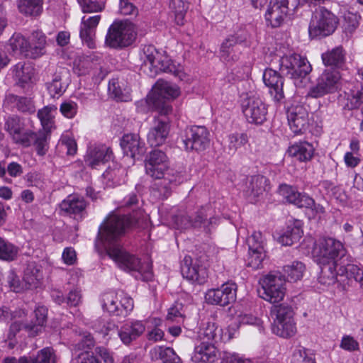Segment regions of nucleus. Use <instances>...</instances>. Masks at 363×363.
Segmentation results:
<instances>
[{"label": "nucleus", "mask_w": 363, "mask_h": 363, "mask_svg": "<svg viewBox=\"0 0 363 363\" xmlns=\"http://www.w3.org/2000/svg\"><path fill=\"white\" fill-rule=\"evenodd\" d=\"M263 81L269 88V94L275 101L284 99V80L278 72L272 69H266L263 74Z\"/></svg>", "instance_id": "nucleus-19"}, {"label": "nucleus", "mask_w": 363, "mask_h": 363, "mask_svg": "<svg viewBox=\"0 0 363 363\" xmlns=\"http://www.w3.org/2000/svg\"><path fill=\"white\" fill-rule=\"evenodd\" d=\"M290 129L296 135L303 133L308 125V113L302 106H292L287 112Z\"/></svg>", "instance_id": "nucleus-18"}, {"label": "nucleus", "mask_w": 363, "mask_h": 363, "mask_svg": "<svg viewBox=\"0 0 363 363\" xmlns=\"http://www.w3.org/2000/svg\"><path fill=\"white\" fill-rule=\"evenodd\" d=\"M156 75L160 72L172 73L180 80H184L186 74L184 72L181 66H176L167 56L161 54L159 61L155 67Z\"/></svg>", "instance_id": "nucleus-35"}, {"label": "nucleus", "mask_w": 363, "mask_h": 363, "mask_svg": "<svg viewBox=\"0 0 363 363\" xmlns=\"http://www.w3.org/2000/svg\"><path fill=\"white\" fill-rule=\"evenodd\" d=\"M182 276L188 280L202 283L205 279V272L196 264H192L191 257L186 256L181 264Z\"/></svg>", "instance_id": "nucleus-31"}, {"label": "nucleus", "mask_w": 363, "mask_h": 363, "mask_svg": "<svg viewBox=\"0 0 363 363\" xmlns=\"http://www.w3.org/2000/svg\"><path fill=\"white\" fill-rule=\"evenodd\" d=\"M279 192L289 203L298 208L310 206L313 204V199L306 194L300 193L290 185L282 184L279 187Z\"/></svg>", "instance_id": "nucleus-20"}, {"label": "nucleus", "mask_w": 363, "mask_h": 363, "mask_svg": "<svg viewBox=\"0 0 363 363\" xmlns=\"http://www.w3.org/2000/svg\"><path fill=\"white\" fill-rule=\"evenodd\" d=\"M8 282L10 287L14 292L19 293L28 289L23 280L21 281L19 278L13 272H11L8 276Z\"/></svg>", "instance_id": "nucleus-62"}, {"label": "nucleus", "mask_w": 363, "mask_h": 363, "mask_svg": "<svg viewBox=\"0 0 363 363\" xmlns=\"http://www.w3.org/2000/svg\"><path fill=\"white\" fill-rule=\"evenodd\" d=\"M77 103L69 101H65L60 105V112L62 114L67 118H72L75 116L77 112Z\"/></svg>", "instance_id": "nucleus-63"}, {"label": "nucleus", "mask_w": 363, "mask_h": 363, "mask_svg": "<svg viewBox=\"0 0 363 363\" xmlns=\"http://www.w3.org/2000/svg\"><path fill=\"white\" fill-rule=\"evenodd\" d=\"M241 106L248 123L261 125L267 120V106L259 96H247L242 100Z\"/></svg>", "instance_id": "nucleus-12"}, {"label": "nucleus", "mask_w": 363, "mask_h": 363, "mask_svg": "<svg viewBox=\"0 0 363 363\" xmlns=\"http://www.w3.org/2000/svg\"><path fill=\"white\" fill-rule=\"evenodd\" d=\"M218 356V350L213 342H201L195 346L193 359L195 362L213 363Z\"/></svg>", "instance_id": "nucleus-27"}, {"label": "nucleus", "mask_w": 363, "mask_h": 363, "mask_svg": "<svg viewBox=\"0 0 363 363\" xmlns=\"http://www.w3.org/2000/svg\"><path fill=\"white\" fill-rule=\"evenodd\" d=\"M155 351L163 363H182L181 358L171 347H159Z\"/></svg>", "instance_id": "nucleus-53"}, {"label": "nucleus", "mask_w": 363, "mask_h": 363, "mask_svg": "<svg viewBox=\"0 0 363 363\" xmlns=\"http://www.w3.org/2000/svg\"><path fill=\"white\" fill-rule=\"evenodd\" d=\"M103 176L107 180V185L115 186L124 182L125 169L118 164L113 163V167H108Z\"/></svg>", "instance_id": "nucleus-39"}, {"label": "nucleus", "mask_w": 363, "mask_h": 363, "mask_svg": "<svg viewBox=\"0 0 363 363\" xmlns=\"http://www.w3.org/2000/svg\"><path fill=\"white\" fill-rule=\"evenodd\" d=\"M314 153V147L308 142L296 143L288 148V154L290 157L300 162H307L312 159Z\"/></svg>", "instance_id": "nucleus-32"}, {"label": "nucleus", "mask_w": 363, "mask_h": 363, "mask_svg": "<svg viewBox=\"0 0 363 363\" xmlns=\"http://www.w3.org/2000/svg\"><path fill=\"white\" fill-rule=\"evenodd\" d=\"M340 79L338 71L333 68H326L317 79L316 85L310 89L308 96L320 98L335 92L338 89Z\"/></svg>", "instance_id": "nucleus-10"}, {"label": "nucleus", "mask_w": 363, "mask_h": 363, "mask_svg": "<svg viewBox=\"0 0 363 363\" xmlns=\"http://www.w3.org/2000/svg\"><path fill=\"white\" fill-rule=\"evenodd\" d=\"M84 13H94L101 11L104 5L92 0H77Z\"/></svg>", "instance_id": "nucleus-60"}, {"label": "nucleus", "mask_w": 363, "mask_h": 363, "mask_svg": "<svg viewBox=\"0 0 363 363\" xmlns=\"http://www.w3.org/2000/svg\"><path fill=\"white\" fill-rule=\"evenodd\" d=\"M303 234V230L298 222H295L287 225L284 232L279 236V242L282 245L289 246L299 240Z\"/></svg>", "instance_id": "nucleus-38"}, {"label": "nucleus", "mask_w": 363, "mask_h": 363, "mask_svg": "<svg viewBox=\"0 0 363 363\" xmlns=\"http://www.w3.org/2000/svg\"><path fill=\"white\" fill-rule=\"evenodd\" d=\"M222 363H251L248 359L243 358L238 354L224 352L223 354Z\"/></svg>", "instance_id": "nucleus-64"}, {"label": "nucleus", "mask_w": 363, "mask_h": 363, "mask_svg": "<svg viewBox=\"0 0 363 363\" xmlns=\"http://www.w3.org/2000/svg\"><path fill=\"white\" fill-rule=\"evenodd\" d=\"M211 214H213V210L210 205L202 206L195 212L194 217H192L193 227L208 228L207 220L208 216Z\"/></svg>", "instance_id": "nucleus-48"}, {"label": "nucleus", "mask_w": 363, "mask_h": 363, "mask_svg": "<svg viewBox=\"0 0 363 363\" xmlns=\"http://www.w3.org/2000/svg\"><path fill=\"white\" fill-rule=\"evenodd\" d=\"M344 99L345 101L344 104L345 108L352 110L359 108L363 103V83L361 84L359 89L345 92Z\"/></svg>", "instance_id": "nucleus-46"}, {"label": "nucleus", "mask_w": 363, "mask_h": 363, "mask_svg": "<svg viewBox=\"0 0 363 363\" xmlns=\"http://www.w3.org/2000/svg\"><path fill=\"white\" fill-rule=\"evenodd\" d=\"M121 146L123 152L132 158L142 155L145 152L144 142L140 140L138 134L135 133L124 135L121 140Z\"/></svg>", "instance_id": "nucleus-24"}, {"label": "nucleus", "mask_w": 363, "mask_h": 363, "mask_svg": "<svg viewBox=\"0 0 363 363\" xmlns=\"http://www.w3.org/2000/svg\"><path fill=\"white\" fill-rule=\"evenodd\" d=\"M57 110L55 106H47L38 112V117L43 126L42 130L51 132L54 128V115L53 113Z\"/></svg>", "instance_id": "nucleus-45"}, {"label": "nucleus", "mask_w": 363, "mask_h": 363, "mask_svg": "<svg viewBox=\"0 0 363 363\" xmlns=\"http://www.w3.org/2000/svg\"><path fill=\"white\" fill-rule=\"evenodd\" d=\"M337 24V17L330 10L320 6L312 15L308 26L309 35L313 38L328 36L334 33Z\"/></svg>", "instance_id": "nucleus-6"}, {"label": "nucleus", "mask_w": 363, "mask_h": 363, "mask_svg": "<svg viewBox=\"0 0 363 363\" xmlns=\"http://www.w3.org/2000/svg\"><path fill=\"white\" fill-rule=\"evenodd\" d=\"M18 254V248L11 242L0 237V259L11 261Z\"/></svg>", "instance_id": "nucleus-51"}, {"label": "nucleus", "mask_w": 363, "mask_h": 363, "mask_svg": "<svg viewBox=\"0 0 363 363\" xmlns=\"http://www.w3.org/2000/svg\"><path fill=\"white\" fill-rule=\"evenodd\" d=\"M38 363H55L56 357L54 350L51 347H45L40 350L38 354Z\"/></svg>", "instance_id": "nucleus-61"}, {"label": "nucleus", "mask_w": 363, "mask_h": 363, "mask_svg": "<svg viewBox=\"0 0 363 363\" xmlns=\"http://www.w3.org/2000/svg\"><path fill=\"white\" fill-rule=\"evenodd\" d=\"M62 72H56L50 82L47 83V89L50 95L55 98L59 97L66 91L67 85L62 82Z\"/></svg>", "instance_id": "nucleus-47"}, {"label": "nucleus", "mask_w": 363, "mask_h": 363, "mask_svg": "<svg viewBox=\"0 0 363 363\" xmlns=\"http://www.w3.org/2000/svg\"><path fill=\"white\" fill-rule=\"evenodd\" d=\"M4 103L11 108H16L23 113L35 112V106L32 100L27 97L9 94L6 96Z\"/></svg>", "instance_id": "nucleus-37"}, {"label": "nucleus", "mask_w": 363, "mask_h": 363, "mask_svg": "<svg viewBox=\"0 0 363 363\" xmlns=\"http://www.w3.org/2000/svg\"><path fill=\"white\" fill-rule=\"evenodd\" d=\"M43 0H18L19 11L29 16H39L43 11Z\"/></svg>", "instance_id": "nucleus-41"}, {"label": "nucleus", "mask_w": 363, "mask_h": 363, "mask_svg": "<svg viewBox=\"0 0 363 363\" xmlns=\"http://www.w3.org/2000/svg\"><path fill=\"white\" fill-rule=\"evenodd\" d=\"M135 38L132 24L126 21H115L109 27L105 43L111 48H122L129 46Z\"/></svg>", "instance_id": "nucleus-7"}, {"label": "nucleus", "mask_w": 363, "mask_h": 363, "mask_svg": "<svg viewBox=\"0 0 363 363\" xmlns=\"http://www.w3.org/2000/svg\"><path fill=\"white\" fill-rule=\"evenodd\" d=\"M279 67L284 75L294 80L305 77L311 72V65L307 60L295 53L281 57Z\"/></svg>", "instance_id": "nucleus-9"}, {"label": "nucleus", "mask_w": 363, "mask_h": 363, "mask_svg": "<svg viewBox=\"0 0 363 363\" xmlns=\"http://www.w3.org/2000/svg\"><path fill=\"white\" fill-rule=\"evenodd\" d=\"M305 269L306 267L303 262L294 261L284 266L283 272L289 281L295 282L303 277Z\"/></svg>", "instance_id": "nucleus-43"}, {"label": "nucleus", "mask_w": 363, "mask_h": 363, "mask_svg": "<svg viewBox=\"0 0 363 363\" xmlns=\"http://www.w3.org/2000/svg\"><path fill=\"white\" fill-rule=\"evenodd\" d=\"M248 141L247 135L245 133L230 134L228 135V147L233 151L243 146Z\"/></svg>", "instance_id": "nucleus-59"}, {"label": "nucleus", "mask_w": 363, "mask_h": 363, "mask_svg": "<svg viewBox=\"0 0 363 363\" xmlns=\"http://www.w3.org/2000/svg\"><path fill=\"white\" fill-rule=\"evenodd\" d=\"M209 132L204 126H192L183 140L186 150L203 151L209 145Z\"/></svg>", "instance_id": "nucleus-14"}, {"label": "nucleus", "mask_w": 363, "mask_h": 363, "mask_svg": "<svg viewBox=\"0 0 363 363\" xmlns=\"http://www.w3.org/2000/svg\"><path fill=\"white\" fill-rule=\"evenodd\" d=\"M269 180L262 175L250 177L247 183L246 194L252 198H257L267 191Z\"/></svg>", "instance_id": "nucleus-36"}, {"label": "nucleus", "mask_w": 363, "mask_h": 363, "mask_svg": "<svg viewBox=\"0 0 363 363\" xmlns=\"http://www.w3.org/2000/svg\"><path fill=\"white\" fill-rule=\"evenodd\" d=\"M57 147L67 155H74L77 150L75 140L68 134L62 135L57 145Z\"/></svg>", "instance_id": "nucleus-52"}, {"label": "nucleus", "mask_w": 363, "mask_h": 363, "mask_svg": "<svg viewBox=\"0 0 363 363\" xmlns=\"http://www.w3.org/2000/svg\"><path fill=\"white\" fill-rule=\"evenodd\" d=\"M60 208L67 214L82 218L85 213L86 202L83 197L69 195L60 203Z\"/></svg>", "instance_id": "nucleus-25"}, {"label": "nucleus", "mask_w": 363, "mask_h": 363, "mask_svg": "<svg viewBox=\"0 0 363 363\" xmlns=\"http://www.w3.org/2000/svg\"><path fill=\"white\" fill-rule=\"evenodd\" d=\"M113 157L111 148L104 145L90 148L85 156V163L91 168L96 169L112 160Z\"/></svg>", "instance_id": "nucleus-21"}, {"label": "nucleus", "mask_w": 363, "mask_h": 363, "mask_svg": "<svg viewBox=\"0 0 363 363\" xmlns=\"http://www.w3.org/2000/svg\"><path fill=\"white\" fill-rule=\"evenodd\" d=\"M48 311L44 306H38L35 310L36 323L30 325H25V328L30 335L35 336L42 332L43 325L47 318Z\"/></svg>", "instance_id": "nucleus-44"}, {"label": "nucleus", "mask_w": 363, "mask_h": 363, "mask_svg": "<svg viewBox=\"0 0 363 363\" xmlns=\"http://www.w3.org/2000/svg\"><path fill=\"white\" fill-rule=\"evenodd\" d=\"M247 244L249 250H265V240L260 232H254L247 239Z\"/></svg>", "instance_id": "nucleus-56"}, {"label": "nucleus", "mask_w": 363, "mask_h": 363, "mask_svg": "<svg viewBox=\"0 0 363 363\" xmlns=\"http://www.w3.org/2000/svg\"><path fill=\"white\" fill-rule=\"evenodd\" d=\"M42 278L41 271L34 263L28 264L24 271L23 281L28 289L36 288Z\"/></svg>", "instance_id": "nucleus-42"}, {"label": "nucleus", "mask_w": 363, "mask_h": 363, "mask_svg": "<svg viewBox=\"0 0 363 363\" xmlns=\"http://www.w3.org/2000/svg\"><path fill=\"white\" fill-rule=\"evenodd\" d=\"M266 257L265 250L252 251L248 250L247 265L254 269H259Z\"/></svg>", "instance_id": "nucleus-58"}, {"label": "nucleus", "mask_w": 363, "mask_h": 363, "mask_svg": "<svg viewBox=\"0 0 363 363\" xmlns=\"http://www.w3.org/2000/svg\"><path fill=\"white\" fill-rule=\"evenodd\" d=\"M101 15H85L82 18L79 36L84 45L90 49L96 48L95 35L96 28L101 21Z\"/></svg>", "instance_id": "nucleus-15"}, {"label": "nucleus", "mask_w": 363, "mask_h": 363, "mask_svg": "<svg viewBox=\"0 0 363 363\" xmlns=\"http://www.w3.org/2000/svg\"><path fill=\"white\" fill-rule=\"evenodd\" d=\"M322 60L325 66L340 67L345 62V54L342 47H337L322 54Z\"/></svg>", "instance_id": "nucleus-40"}, {"label": "nucleus", "mask_w": 363, "mask_h": 363, "mask_svg": "<svg viewBox=\"0 0 363 363\" xmlns=\"http://www.w3.org/2000/svg\"><path fill=\"white\" fill-rule=\"evenodd\" d=\"M160 57L161 53L153 45L144 46L140 54L143 71L150 77H155L156 75L155 67Z\"/></svg>", "instance_id": "nucleus-26"}, {"label": "nucleus", "mask_w": 363, "mask_h": 363, "mask_svg": "<svg viewBox=\"0 0 363 363\" xmlns=\"http://www.w3.org/2000/svg\"><path fill=\"white\" fill-rule=\"evenodd\" d=\"M145 167L146 174L158 180L153 190L158 193L161 199H167L176 186L189 179L185 169H174L169 167L168 157L161 150L151 151L145 161Z\"/></svg>", "instance_id": "nucleus-2"}, {"label": "nucleus", "mask_w": 363, "mask_h": 363, "mask_svg": "<svg viewBox=\"0 0 363 363\" xmlns=\"http://www.w3.org/2000/svg\"><path fill=\"white\" fill-rule=\"evenodd\" d=\"M248 37L249 35L244 30L229 35L221 44L220 49V59L228 62L238 60V56L234 52V46L236 44L246 43Z\"/></svg>", "instance_id": "nucleus-16"}, {"label": "nucleus", "mask_w": 363, "mask_h": 363, "mask_svg": "<svg viewBox=\"0 0 363 363\" xmlns=\"http://www.w3.org/2000/svg\"><path fill=\"white\" fill-rule=\"evenodd\" d=\"M169 132V123L162 119L155 118L154 125L147 134V141L151 146H160L164 143Z\"/></svg>", "instance_id": "nucleus-23"}, {"label": "nucleus", "mask_w": 363, "mask_h": 363, "mask_svg": "<svg viewBox=\"0 0 363 363\" xmlns=\"http://www.w3.org/2000/svg\"><path fill=\"white\" fill-rule=\"evenodd\" d=\"M100 301L104 312L122 318L127 317L134 308L133 298L123 291L104 293Z\"/></svg>", "instance_id": "nucleus-5"}, {"label": "nucleus", "mask_w": 363, "mask_h": 363, "mask_svg": "<svg viewBox=\"0 0 363 363\" xmlns=\"http://www.w3.org/2000/svg\"><path fill=\"white\" fill-rule=\"evenodd\" d=\"M201 342H218L225 341L223 335V330L218 328L214 323H207L199 333Z\"/></svg>", "instance_id": "nucleus-34"}, {"label": "nucleus", "mask_w": 363, "mask_h": 363, "mask_svg": "<svg viewBox=\"0 0 363 363\" xmlns=\"http://www.w3.org/2000/svg\"><path fill=\"white\" fill-rule=\"evenodd\" d=\"M314 261L320 269L318 281L330 286L337 281V270L342 264L350 259L343 244L332 238L319 239L312 251Z\"/></svg>", "instance_id": "nucleus-3"}, {"label": "nucleus", "mask_w": 363, "mask_h": 363, "mask_svg": "<svg viewBox=\"0 0 363 363\" xmlns=\"http://www.w3.org/2000/svg\"><path fill=\"white\" fill-rule=\"evenodd\" d=\"M185 318L184 306L182 303L175 302L169 309L167 320L181 323Z\"/></svg>", "instance_id": "nucleus-54"}, {"label": "nucleus", "mask_w": 363, "mask_h": 363, "mask_svg": "<svg viewBox=\"0 0 363 363\" xmlns=\"http://www.w3.org/2000/svg\"><path fill=\"white\" fill-rule=\"evenodd\" d=\"M16 84L21 87L29 84L34 75L33 66L25 62H20L11 69Z\"/></svg>", "instance_id": "nucleus-28"}, {"label": "nucleus", "mask_w": 363, "mask_h": 363, "mask_svg": "<svg viewBox=\"0 0 363 363\" xmlns=\"http://www.w3.org/2000/svg\"><path fill=\"white\" fill-rule=\"evenodd\" d=\"M50 133V132L46 130H39L37 133L30 130L27 136L28 144L21 145L27 147L31 145H34L37 154L43 156L48 150Z\"/></svg>", "instance_id": "nucleus-29"}, {"label": "nucleus", "mask_w": 363, "mask_h": 363, "mask_svg": "<svg viewBox=\"0 0 363 363\" xmlns=\"http://www.w3.org/2000/svg\"><path fill=\"white\" fill-rule=\"evenodd\" d=\"M271 316L273 320L272 331L274 334L283 338L295 335L296 326L291 306L285 303L274 305L271 308Z\"/></svg>", "instance_id": "nucleus-4"}, {"label": "nucleus", "mask_w": 363, "mask_h": 363, "mask_svg": "<svg viewBox=\"0 0 363 363\" xmlns=\"http://www.w3.org/2000/svg\"><path fill=\"white\" fill-rule=\"evenodd\" d=\"M291 363H316L315 359L308 355L306 350L303 347H296L291 357Z\"/></svg>", "instance_id": "nucleus-57"}, {"label": "nucleus", "mask_w": 363, "mask_h": 363, "mask_svg": "<svg viewBox=\"0 0 363 363\" xmlns=\"http://www.w3.org/2000/svg\"><path fill=\"white\" fill-rule=\"evenodd\" d=\"M135 218L129 216L110 215L101 225L99 238L103 242L108 257L117 266L127 272H145L140 260L134 255L128 252L119 242L125 230L135 223Z\"/></svg>", "instance_id": "nucleus-1"}, {"label": "nucleus", "mask_w": 363, "mask_h": 363, "mask_svg": "<svg viewBox=\"0 0 363 363\" xmlns=\"http://www.w3.org/2000/svg\"><path fill=\"white\" fill-rule=\"evenodd\" d=\"M9 46L12 51H19L26 56L28 51V40L20 33H14L9 39Z\"/></svg>", "instance_id": "nucleus-55"}, {"label": "nucleus", "mask_w": 363, "mask_h": 363, "mask_svg": "<svg viewBox=\"0 0 363 363\" xmlns=\"http://www.w3.org/2000/svg\"><path fill=\"white\" fill-rule=\"evenodd\" d=\"M237 285L227 282L217 289H211L206 293L207 303L213 305L226 306L236 300Z\"/></svg>", "instance_id": "nucleus-13"}, {"label": "nucleus", "mask_w": 363, "mask_h": 363, "mask_svg": "<svg viewBox=\"0 0 363 363\" xmlns=\"http://www.w3.org/2000/svg\"><path fill=\"white\" fill-rule=\"evenodd\" d=\"M298 5L299 0H275L268 8L265 19L272 27H279L287 16L294 14Z\"/></svg>", "instance_id": "nucleus-11"}, {"label": "nucleus", "mask_w": 363, "mask_h": 363, "mask_svg": "<svg viewBox=\"0 0 363 363\" xmlns=\"http://www.w3.org/2000/svg\"><path fill=\"white\" fill-rule=\"evenodd\" d=\"M46 36L41 31L32 33L30 40L28 41V51L26 56L30 58H38L45 53Z\"/></svg>", "instance_id": "nucleus-30"}, {"label": "nucleus", "mask_w": 363, "mask_h": 363, "mask_svg": "<svg viewBox=\"0 0 363 363\" xmlns=\"http://www.w3.org/2000/svg\"><path fill=\"white\" fill-rule=\"evenodd\" d=\"M4 129L15 143L21 145L28 144L27 136L30 130L25 128L24 122L20 117L17 116L8 117L5 121Z\"/></svg>", "instance_id": "nucleus-17"}, {"label": "nucleus", "mask_w": 363, "mask_h": 363, "mask_svg": "<svg viewBox=\"0 0 363 363\" xmlns=\"http://www.w3.org/2000/svg\"><path fill=\"white\" fill-rule=\"evenodd\" d=\"M352 257L350 255V259L345 261V264H342L337 270V275L345 276L347 279H354L357 276V272H360L363 269L358 265L352 263Z\"/></svg>", "instance_id": "nucleus-50"}, {"label": "nucleus", "mask_w": 363, "mask_h": 363, "mask_svg": "<svg viewBox=\"0 0 363 363\" xmlns=\"http://www.w3.org/2000/svg\"><path fill=\"white\" fill-rule=\"evenodd\" d=\"M145 330V325L140 320H132L123 324L118 331L123 344L128 345L138 339Z\"/></svg>", "instance_id": "nucleus-22"}, {"label": "nucleus", "mask_w": 363, "mask_h": 363, "mask_svg": "<svg viewBox=\"0 0 363 363\" xmlns=\"http://www.w3.org/2000/svg\"><path fill=\"white\" fill-rule=\"evenodd\" d=\"M169 8L174 13L175 21L178 25L184 23L185 13L188 9L187 0H171Z\"/></svg>", "instance_id": "nucleus-49"}, {"label": "nucleus", "mask_w": 363, "mask_h": 363, "mask_svg": "<svg viewBox=\"0 0 363 363\" xmlns=\"http://www.w3.org/2000/svg\"><path fill=\"white\" fill-rule=\"evenodd\" d=\"M259 296L264 300L277 303L281 301L286 294L285 280L281 275L269 274L262 279Z\"/></svg>", "instance_id": "nucleus-8"}, {"label": "nucleus", "mask_w": 363, "mask_h": 363, "mask_svg": "<svg viewBox=\"0 0 363 363\" xmlns=\"http://www.w3.org/2000/svg\"><path fill=\"white\" fill-rule=\"evenodd\" d=\"M154 93L157 97V99L160 98L174 99L180 95L181 91L176 84L159 79L154 86Z\"/></svg>", "instance_id": "nucleus-33"}]
</instances>
